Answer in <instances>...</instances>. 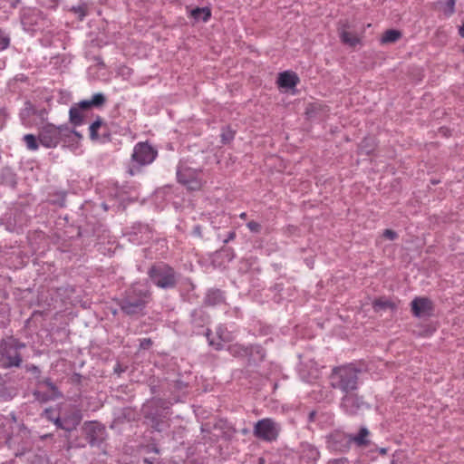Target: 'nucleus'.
<instances>
[{
    "label": "nucleus",
    "instance_id": "de8ad7c7",
    "mask_svg": "<svg viewBox=\"0 0 464 464\" xmlns=\"http://www.w3.org/2000/svg\"><path fill=\"white\" fill-rule=\"evenodd\" d=\"M49 420L53 421L58 429L63 430V418L62 419L60 417H49Z\"/></svg>",
    "mask_w": 464,
    "mask_h": 464
},
{
    "label": "nucleus",
    "instance_id": "0e129e2a",
    "mask_svg": "<svg viewBox=\"0 0 464 464\" xmlns=\"http://www.w3.org/2000/svg\"><path fill=\"white\" fill-rule=\"evenodd\" d=\"M101 207L103 208L104 211H107L109 209L108 206L106 203L102 202L101 204Z\"/></svg>",
    "mask_w": 464,
    "mask_h": 464
},
{
    "label": "nucleus",
    "instance_id": "bb28decb",
    "mask_svg": "<svg viewBox=\"0 0 464 464\" xmlns=\"http://www.w3.org/2000/svg\"><path fill=\"white\" fill-rule=\"evenodd\" d=\"M402 36L401 31L396 29H389L384 32L381 38L382 44H392L397 42Z\"/></svg>",
    "mask_w": 464,
    "mask_h": 464
},
{
    "label": "nucleus",
    "instance_id": "6ab92c4d",
    "mask_svg": "<svg viewBox=\"0 0 464 464\" xmlns=\"http://www.w3.org/2000/svg\"><path fill=\"white\" fill-rule=\"evenodd\" d=\"M266 351L260 344H249L247 365H257L265 360Z\"/></svg>",
    "mask_w": 464,
    "mask_h": 464
},
{
    "label": "nucleus",
    "instance_id": "3c124183",
    "mask_svg": "<svg viewBox=\"0 0 464 464\" xmlns=\"http://www.w3.org/2000/svg\"><path fill=\"white\" fill-rule=\"evenodd\" d=\"M236 232L234 230L229 231L227 235V237L223 240L224 244H227L230 241H233L236 238Z\"/></svg>",
    "mask_w": 464,
    "mask_h": 464
},
{
    "label": "nucleus",
    "instance_id": "680f3d73",
    "mask_svg": "<svg viewBox=\"0 0 464 464\" xmlns=\"http://www.w3.org/2000/svg\"><path fill=\"white\" fill-rule=\"evenodd\" d=\"M149 451H152L157 454L160 453V450L156 446L151 447V449Z\"/></svg>",
    "mask_w": 464,
    "mask_h": 464
},
{
    "label": "nucleus",
    "instance_id": "7ed1b4c3",
    "mask_svg": "<svg viewBox=\"0 0 464 464\" xmlns=\"http://www.w3.org/2000/svg\"><path fill=\"white\" fill-rule=\"evenodd\" d=\"M81 437L71 442V447L84 448L90 445L92 448H100L107 437L106 428L96 420L85 421L81 429Z\"/></svg>",
    "mask_w": 464,
    "mask_h": 464
},
{
    "label": "nucleus",
    "instance_id": "a211bd4d",
    "mask_svg": "<svg viewBox=\"0 0 464 464\" xmlns=\"http://www.w3.org/2000/svg\"><path fill=\"white\" fill-rule=\"evenodd\" d=\"M106 102V96L102 92L94 93L90 100H82L78 103H74L80 110L87 111L92 107L100 108Z\"/></svg>",
    "mask_w": 464,
    "mask_h": 464
},
{
    "label": "nucleus",
    "instance_id": "4d7b16f0",
    "mask_svg": "<svg viewBox=\"0 0 464 464\" xmlns=\"http://www.w3.org/2000/svg\"><path fill=\"white\" fill-rule=\"evenodd\" d=\"M122 372L121 365L117 363L114 367V372L121 373Z\"/></svg>",
    "mask_w": 464,
    "mask_h": 464
},
{
    "label": "nucleus",
    "instance_id": "9b49d317",
    "mask_svg": "<svg viewBox=\"0 0 464 464\" xmlns=\"http://www.w3.org/2000/svg\"><path fill=\"white\" fill-rule=\"evenodd\" d=\"M365 405L363 397L359 396L354 392L343 394L340 402V407L343 412L351 416L358 414Z\"/></svg>",
    "mask_w": 464,
    "mask_h": 464
},
{
    "label": "nucleus",
    "instance_id": "ea45409f",
    "mask_svg": "<svg viewBox=\"0 0 464 464\" xmlns=\"http://www.w3.org/2000/svg\"><path fill=\"white\" fill-rule=\"evenodd\" d=\"M24 369L27 372H31L34 375L35 378H39L41 375V370L37 365L34 364H25Z\"/></svg>",
    "mask_w": 464,
    "mask_h": 464
},
{
    "label": "nucleus",
    "instance_id": "58836bf2",
    "mask_svg": "<svg viewBox=\"0 0 464 464\" xmlns=\"http://www.w3.org/2000/svg\"><path fill=\"white\" fill-rule=\"evenodd\" d=\"M169 386L172 390L174 391H179V392H182L184 391L185 389H187L188 387V383L183 382L182 380L180 379H177V380H174L172 381L170 383H169Z\"/></svg>",
    "mask_w": 464,
    "mask_h": 464
},
{
    "label": "nucleus",
    "instance_id": "b1692460",
    "mask_svg": "<svg viewBox=\"0 0 464 464\" xmlns=\"http://www.w3.org/2000/svg\"><path fill=\"white\" fill-rule=\"evenodd\" d=\"M227 351L233 357L247 360L248 345L234 343L227 347Z\"/></svg>",
    "mask_w": 464,
    "mask_h": 464
},
{
    "label": "nucleus",
    "instance_id": "c85d7f7f",
    "mask_svg": "<svg viewBox=\"0 0 464 464\" xmlns=\"http://www.w3.org/2000/svg\"><path fill=\"white\" fill-rule=\"evenodd\" d=\"M23 140L25 144L26 149L30 151H36L41 145V143L39 142V140H38V134L37 135L31 134V133L25 134L23 137Z\"/></svg>",
    "mask_w": 464,
    "mask_h": 464
},
{
    "label": "nucleus",
    "instance_id": "a19ab883",
    "mask_svg": "<svg viewBox=\"0 0 464 464\" xmlns=\"http://www.w3.org/2000/svg\"><path fill=\"white\" fill-rule=\"evenodd\" d=\"M246 227L252 233L256 234L260 233L262 229V226L258 222H256L254 220L247 222Z\"/></svg>",
    "mask_w": 464,
    "mask_h": 464
},
{
    "label": "nucleus",
    "instance_id": "49530a36",
    "mask_svg": "<svg viewBox=\"0 0 464 464\" xmlns=\"http://www.w3.org/2000/svg\"><path fill=\"white\" fill-rule=\"evenodd\" d=\"M33 394L36 400L41 401H47L50 400V397L47 394L43 393L39 391H34Z\"/></svg>",
    "mask_w": 464,
    "mask_h": 464
},
{
    "label": "nucleus",
    "instance_id": "79ce46f5",
    "mask_svg": "<svg viewBox=\"0 0 464 464\" xmlns=\"http://www.w3.org/2000/svg\"><path fill=\"white\" fill-rule=\"evenodd\" d=\"M8 114L5 108H0V130L4 129Z\"/></svg>",
    "mask_w": 464,
    "mask_h": 464
},
{
    "label": "nucleus",
    "instance_id": "393cba45",
    "mask_svg": "<svg viewBox=\"0 0 464 464\" xmlns=\"http://www.w3.org/2000/svg\"><path fill=\"white\" fill-rule=\"evenodd\" d=\"M190 16L196 21L208 22L211 17V10L208 7H196L190 12Z\"/></svg>",
    "mask_w": 464,
    "mask_h": 464
},
{
    "label": "nucleus",
    "instance_id": "39448f33",
    "mask_svg": "<svg viewBox=\"0 0 464 464\" xmlns=\"http://www.w3.org/2000/svg\"><path fill=\"white\" fill-rule=\"evenodd\" d=\"M72 129L67 124L56 126L53 123L44 124L38 130V140L41 145L47 149H53L70 142Z\"/></svg>",
    "mask_w": 464,
    "mask_h": 464
},
{
    "label": "nucleus",
    "instance_id": "7c9ffc66",
    "mask_svg": "<svg viewBox=\"0 0 464 464\" xmlns=\"http://www.w3.org/2000/svg\"><path fill=\"white\" fill-rule=\"evenodd\" d=\"M394 307L395 304L387 299L379 298L372 302V308L375 312H380L388 308L393 309Z\"/></svg>",
    "mask_w": 464,
    "mask_h": 464
},
{
    "label": "nucleus",
    "instance_id": "774afa93",
    "mask_svg": "<svg viewBox=\"0 0 464 464\" xmlns=\"http://www.w3.org/2000/svg\"><path fill=\"white\" fill-rule=\"evenodd\" d=\"M144 462L148 463V464H153V461L152 460H150L149 459H144Z\"/></svg>",
    "mask_w": 464,
    "mask_h": 464
},
{
    "label": "nucleus",
    "instance_id": "c9c22d12",
    "mask_svg": "<svg viewBox=\"0 0 464 464\" xmlns=\"http://www.w3.org/2000/svg\"><path fill=\"white\" fill-rule=\"evenodd\" d=\"M220 138L222 144H227L234 140L235 131L229 127L222 128Z\"/></svg>",
    "mask_w": 464,
    "mask_h": 464
},
{
    "label": "nucleus",
    "instance_id": "f3484780",
    "mask_svg": "<svg viewBox=\"0 0 464 464\" xmlns=\"http://www.w3.org/2000/svg\"><path fill=\"white\" fill-rule=\"evenodd\" d=\"M300 82L296 72L292 71H285L278 74L276 83L279 88L292 89L295 88Z\"/></svg>",
    "mask_w": 464,
    "mask_h": 464
},
{
    "label": "nucleus",
    "instance_id": "4be33fe9",
    "mask_svg": "<svg viewBox=\"0 0 464 464\" xmlns=\"http://www.w3.org/2000/svg\"><path fill=\"white\" fill-rule=\"evenodd\" d=\"M370 431L366 427H362L356 435H350L352 442H354L357 446L365 447L368 446L370 440L368 437Z\"/></svg>",
    "mask_w": 464,
    "mask_h": 464
},
{
    "label": "nucleus",
    "instance_id": "052dcab7",
    "mask_svg": "<svg viewBox=\"0 0 464 464\" xmlns=\"http://www.w3.org/2000/svg\"><path fill=\"white\" fill-rule=\"evenodd\" d=\"M459 34L461 37H464V24L459 28Z\"/></svg>",
    "mask_w": 464,
    "mask_h": 464
},
{
    "label": "nucleus",
    "instance_id": "412c9836",
    "mask_svg": "<svg viewBox=\"0 0 464 464\" xmlns=\"http://www.w3.org/2000/svg\"><path fill=\"white\" fill-rule=\"evenodd\" d=\"M1 182L10 188H14L17 184L15 172L10 167H4L0 172Z\"/></svg>",
    "mask_w": 464,
    "mask_h": 464
},
{
    "label": "nucleus",
    "instance_id": "2eb2a0df",
    "mask_svg": "<svg viewBox=\"0 0 464 464\" xmlns=\"http://www.w3.org/2000/svg\"><path fill=\"white\" fill-rule=\"evenodd\" d=\"M411 312L415 317L430 316L433 311L432 301L428 297L417 296L411 303Z\"/></svg>",
    "mask_w": 464,
    "mask_h": 464
},
{
    "label": "nucleus",
    "instance_id": "ddd939ff",
    "mask_svg": "<svg viewBox=\"0 0 464 464\" xmlns=\"http://www.w3.org/2000/svg\"><path fill=\"white\" fill-rule=\"evenodd\" d=\"M327 447L331 450L338 452H346L351 447L350 435L335 430L327 436Z\"/></svg>",
    "mask_w": 464,
    "mask_h": 464
},
{
    "label": "nucleus",
    "instance_id": "603ef678",
    "mask_svg": "<svg viewBox=\"0 0 464 464\" xmlns=\"http://www.w3.org/2000/svg\"><path fill=\"white\" fill-rule=\"evenodd\" d=\"M326 464H348V461L346 459L341 458V459H331Z\"/></svg>",
    "mask_w": 464,
    "mask_h": 464
},
{
    "label": "nucleus",
    "instance_id": "4468645a",
    "mask_svg": "<svg viewBox=\"0 0 464 464\" xmlns=\"http://www.w3.org/2000/svg\"><path fill=\"white\" fill-rule=\"evenodd\" d=\"M298 464H316L320 452L318 449L311 443L302 442L297 450Z\"/></svg>",
    "mask_w": 464,
    "mask_h": 464
},
{
    "label": "nucleus",
    "instance_id": "f704fd0d",
    "mask_svg": "<svg viewBox=\"0 0 464 464\" xmlns=\"http://www.w3.org/2000/svg\"><path fill=\"white\" fill-rule=\"evenodd\" d=\"M216 334L218 338L219 339L218 342H229L231 340L230 338V333L227 331V327L224 324H218L216 327Z\"/></svg>",
    "mask_w": 464,
    "mask_h": 464
},
{
    "label": "nucleus",
    "instance_id": "a18cd8bd",
    "mask_svg": "<svg viewBox=\"0 0 464 464\" xmlns=\"http://www.w3.org/2000/svg\"><path fill=\"white\" fill-rule=\"evenodd\" d=\"M10 45L9 36H0V52L7 49Z\"/></svg>",
    "mask_w": 464,
    "mask_h": 464
},
{
    "label": "nucleus",
    "instance_id": "f03ea898",
    "mask_svg": "<svg viewBox=\"0 0 464 464\" xmlns=\"http://www.w3.org/2000/svg\"><path fill=\"white\" fill-rule=\"evenodd\" d=\"M361 370L353 363L335 366L329 374V385L343 394L353 392L359 388Z\"/></svg>",
    "mask_w": 464,
    "mask_h": 464
},
{
    "label": "nucleus",
    "instance_id": "37998d69",
    "mask_svg": "<svg viewBox=\"0 0 464 464\" xmlns=\"http://www.w3.org/2000/svg\"><path fill=\"white\" fill-rule=\"evenodd\" d=\"M382 236L389 240H395L398 237L397 232L392 229H385Z\"/></svg>",
    "mask_w": 464,
    "mask_h": 464
},
{
    "label": "nucleus",
    "instance_id": "9d476101",
    "mask_svg": "<svg viewBox=\"0 0 464 464\" xmlns=\"http://www.w3.org/2000/svg\"><path fill=\"white\" fill-rule=\"evenodd\" d=\"M172 402L168 401L161 398L153 399L151 401V406L155 409H150L149 411L145 413V419L148 420L150 423L151 428L156 431H162V424L163 419L162 416L159 413L158 409L168 410Z\"/></svg>",
    "mask_w": 464,
    "mask_h": 464
},
{
    "label": "nucleus",
    "instance_id": "6e6552de",
    "mask_svg": "<svg viewBox=\"0 0 464 464\" xmlns=\"http://www.w3.org/2000/svg\"><path fill=\"white\" fill-rule=\"evenodd\" d=\"M281 430L279 422L272 418H264L255 423L253 434L256 439L271 443L277 440Z\"/></svg>",
    "mask_w": 464,
    "mask_h": 464
},
{
    "label": "nucleus",
    "instance_id": "e2e57ef3",
    "mask_svg": "<svg viewBox=\"0 0 464 464\" xmlns=\"http://www.w3.org/2000/svg\"><path fill=\"white\" fill-rule=\"evenodd\" d=\"M246 217H247V215L246 212H242L239 214V218H241V219H246Z\"/></svg>",
    "mask_w": 464,
    "mask_h": 464
},
{
    "label": "nucleus",
    "instance_id": "1a4fd4ad",
    "mask_svg": "<svg viewBox=\"0 0 464 464\" xmlns=\"http://www.w3.org/2000/svg\"><path fill=\"white\" fill-rule=\"evenodd\" d=\"M178 182L189 190H198L201 188L200 170L189 167L187 163L180 161L177 166Z\"/></svg>",
    "mask_w": 464,
    "mask_h": 464
},
{
    "label": "nucleus",
    "instance_id": "c756f323",
    "mask_svg": "<svg viewBox=\"0 0 464 464\" xmlns=\"http://www.w3.org/2000/svg\"><path fill=\"white\" fill-rule=\"evenodd\" d=\"M101 128H102V117L97 116L96 120L89 127L90 138L92 140L98 141Z\"/></svg>",
    "mask_w": 464,
    "mask_h": 464
},
{
    "label": "nucleus",
    "instance_id": "864d4df0",
    "mask_svg": "<svg viewBox=\"0 0 464 464\" xmlns=\"http://www.w3.org/2000/svg\"><path fill=\"white\" fill-rule=\"evenodd\" d=\"M284 288L283 284H275V285L272 287V289L276 292H281Z\"/></svg>",
    "mask_w": 464,
    "mask_h": 464
},
{
    "label": "nucleus",
    "instance_id": "423d86ee",
    "mask_svg": "<svg viewBox=\"0 0 464 464\" xmlns=\"http://www.w3.org/2000/svg\"><path fill=\"white\" fill-rule=\"evenodd\" d=\"M25 343L10 336L0 341V367L2 369L20 368L23 362L20 350Z\"/></svg>",
    "mask_w": 464,
    "mask_h": 464
},
{
    "label": "nucleus",
    "instance_id": "72a5a7b5",
    "mask_svg": "<svg viewBox=\"0 0 464 464\" xmlns=\"http://www.w3.org/2000/svg\"><path fill=\"white\" fill-rule=\"evenodd\" d=\"M100 130L98 141L101 143L110 142L111 140V133L108 124L102 121V128Z\"/></svg>",
    "mask_w": 464,
    "mask_h": 464
},
{
    "label": "nucleus",
    "instance_id": "5fc2aeb1",
    "mask_svg": "<svg viewBox=\"0 0 464 464\" xmlns=\"http://www.w3.org/2000/svg\"><path fill=\"white\" fill-rule=\"evenodd\" d=\"M72 133L70 135V142L72 140L73 136H77L78 138H82V135L75 130L72 129Z\"/></svg>",
    "mask_w": 464,
    "mask_h": 464
},
{
    "label": "nucleus",
    "instance_id": "20e7f679",
    "mask_svg": "<svg viewBox=\"0 0 464 464\" xmlns=\"http://www.w3.org/2000/svg\"><path fill=\"white\" fill-rule=\"evenodd\" d=\"M147 275L155 286L163 290L174 289L179 278V274L168 263L162 261L152 264Z\"/></svg>",
    "mask_w": 464,
    "mask_h": 464
},
{
    "label": "nucleus",
    "instance_id": "cd10ccee",
    "mask_svg": "<svg viewBox=\"0 0 464 464\" xmlns=\"http://www.w3.org/2000/svg\"><path fill=\"white\" fill-rule=\"evenodd\" d=\"M88 4L85 1H80L77 5H72L70 8V11L77 15L79 21H83L84 18L88 15Z\"/></svg>",
    "mask_w": 464,
    "mask_h": 464
},
{
    "label": "nucleus",
    "instance_id": "0eeeda50",
    "mask_svg": "<svg viewBox=\"0 0 464 464\" xmlns=\"http://www.w3.org/2000/svg\"><path fill=\"white\" fill-rule=\"evenodd\" d=\"M158 156V150L148 141H140L135 144L130 164L127 168L130 176H135L141 171V168L151 164Z\"/></svg>",
    "mask_w": 464,
    "mask_h": 464
},
{
    "label": "nucleus",
    "instance_id": "13d9d810",
    "mask_svg": "<svg viewBox=\"0 0 464 464\" xmlns=\"http://www.w3.org/2000/svg\"><path fill=\"white\" fill-rule=\"evenodd\" d=\"M73 378H74V381L77 382H81V379H82V375L80 373H75L73 375Z\"/></svg>",
    "mask_w": 464,
    "mask_h": 464
},
{
    "label": "nucleus",
    "instance_id": "bf43d9fd",
    "mask_svg": "<svg viewBox=\"0 0 464 464\" xmlns=\"http://www.w3.org/2000/svg\"><path fill=\"white\" fill-rule=\"evenodd\" d=\"M379 453L382 454V455H385L388 451V449L387 448H380L378 450Z\"/></svg>",
    "mask_w": 464,
    "mask_h": 464
},
{
    "label": "nucleus",
    "instance_id": "69168bd1",
    "mask_svg": "<svg viewBox=\"0 0 464 464\" xmlns=\"http://www.w3.org/2000/svg\"><path fill=\"white\" fill-rule=\"evenodd\" d=\"M390 464H397V460L395 459V455L392 456V459Z\"/></svg>",
    "mask_w": 464,
    "mask_h": 464
},
{
    "label": "nucleus",
    "instance_id": "4c0bfd02",
    "mask_svg": "<svg viewBox=\"0 0 464 464\" xmlns=\"http://www.w3.org/2000/svg\"><path fill=\"white\" fill-rule=\"evenodd\" d=\"M42 383L53 392L55 398H60L63 396L62 392H59L58 388L50 378L44 379Z\"/></svg>",
    "mask_w": 464,
    "mask_h": 464
},
{
    "label": "nucleus",
    "instance_id": "dca6fc26",
    "mask_svg": "<svg viewBox=\"0 0 464 464\" xmlns=\"http://www.w3.org/2000/svg\"><path fill=\"white\" fill-rule=\"evenodd\" d=\"M226 303V293L218 288H210L207 291L203 304L206 306H218Z\"/></svg>",
    "mask_w": 464,
    "mask_h": 464
},
{
    "label": "nucleus",
    "instance_id": "5701e85b",
    "mask_svg": "<svg viewBox=\"0 0 464 464\" xmlns=\"http://www.w3.org/2000/svg\"><path fill=\"white\" fill-rule=\"evenodd\" d=\"M69 121L74 127L81 126L84 123V116L82 110L74 104L69 110Z\"/></svg>",
    "mask_w": 464,
    "mask_h": 464
},
{
    "label": "nucleus",
    "instance_id": "a878e982",
    "mask_svg": "<svg viewBox=\"0 0 464 464\" xmlns=\"http://www.w3.org/2000/svg\"><path fill=\"white\" fill-rule=\"evenodd\" d=\"M339 36L342 43L350 47H354L360 43V38L357 35L344 29L339 32Z\"/></svg>",
    "mask_w": 464,
    "mask_h": 464
},
{
    "label": "nucleus",
    "instance_id": "09e8293b",
    "mask_svg": "<svg viewBox=\"0 0 464 464\" xmlns=\"http://www.w3.org/2000/svg\"><path fill=\"white\" fill-rule=\"evenodd\" d=\"M152 345V341L150 338H142L140 340V348L148 349Z\"/></svg>",
    "mask_w": 464,
    "mask_h": 464
},
{
    "label": "nucleus",
    "instance_id": "338daca9",
    "mask_svg": "<svg viewBox=\"0 0 464 464\" xmlns=\"http://www.w3.org/2000/svg\"><path fill=\"white\" fill-rule=\"evenodd\" d=\"M51 437H52V434H45V435L42 436V440H45V439H48Z\"/></svg>",
    "mask_w": 464,
    "mask_h": 464
},
{
    "label": "nucleus",
    "instance_id": "2f4dec72",
    "mask_svg": "<svg viewBox=\"0 0 464 464\" xmlns=\"http://www.w3.org/2000/svg\"><path fill=\"white\" fill-rule=\"evenodd\" d=\"M439 4L442 5V12L446 17H450L455 13L456 0H440Z\"/></svg>",
    "mask_w": 464,
    "mask_h": 464
},
{
    "label": "nucleus",
    "instance_id": "f257e3e1",
    "mask_svg": "<svg viewBox=\"0 0 464 464\" xmlns=\"http://www.w3.org/2000/svg\"><path fill=\"white\" fill-rule=\"evenodd\" d=\"M151 300L150 286L138 282L128 287L121 297L115 299V303L123 314L139 318L146 314V308Z\"/></svg>",
    "mask_w": 464,
    "mask_h": 464
},
{
    "label": "nucleus",
    "instance_id": "473e14b6",
    "mask_svg": "<svg viewBox=\"0 0 464 464\" xmlns=\"http://www.w3.org/2000/svg\"><path fill=\"white\" fill-rule=\"evenodd\" d=\"M203 334L204 335L206 336L207 338V341H208V343L209 346H211L214 350L216 351H221L224 349V345L221 342H216L213 338H212V331L211 329L209 328H207L206 331L204 332L203 331Z\"/></svg>",
    "mask_w": 464,
    "mask_h": 464
},
{
    "label": "nucleus",
    "instance_id": "c03bdc74",
    "mask_svg": "<svg viewBox=\"0 0 464 464\" xmlns=\"http://www.w3.org/2000/svg\"><path fill=\"white\" fill-rule=\"evenodd\" d=\"M221 252H224L226 256L227 257V259L229 261L233 260L236 256L235 255V251L233 248L231 247H226V246H223L221 249H220Z\"/></svg>",
    "mask_w": 464,
    "mask_h": 464
},
{
    "label": "nucleus",
    "instance_id": "6e6d98bb",
    "mask_svg": "<svg viewBox=\"0 0 464 464\" xmlns=\"http://www.w3.org/2000/svg\"><path fill=\"white\" fill-rule=\"evenodd\" d=\"M53 411L51 409H47L44 411V415L49 420V417H53Z\"/></svg>",
    "mask_w": 464,
    "mask_h": 464
},
{
    "label": "nucleus",
    "instance_id": "f8f14e48",
    "mask_svg": "<svg viewBox=\"0 0 464 464\" xmlns=\"http://www.w3.org/2000/svg\"><path fill=\"white\" fill-rule=\"evenodd\" d=\"M210 324L209 314L202 308L193 309L189 314V324L192 328V334H202L204 328Z\"/></svg>",
    "mask_w": 464,
    "mask_h": 464
},
{
    "label": "nucleus",
    "instance_id": "e433bc0d",
    "mask_svg": "<svg viewBox=\"0 0 464 464\" xmlns=\"http://www.w3.org/2000/svg\"><path fill=\"white\" fill-rule=\"evenodd\" d=\"M34 13L31 9H24L21 14V23L24 26L33 25L35 21L32 19V14Z\"/></svg>",
    "mask_w": 464,
    "mask_h": 464
},
{
    "label": "nucleus",
    "instance_id": "aec40b11",
    "mask_svg": "<svg viewBox=\"0 0 464 464\" xmlns=\"http://www.w3.org/2000/svg\"><path fill=\"white\" fill-rule=\"evenodd\" d=\"M82 415L80 411H74L63 418V430L71 432L81 423Z\"/></svg>",
    "mask_w": 464,
    "mask_h": 464
},
{
    "label": "nucleus",
    "instance_id": "8fccbe9b",
    "mask_svg": "<svg viewBox=\"0 0 464 464\" xmlns=\"http://www.w3.org/2000/svg\"><path fill=\"white\" fill-rule=\"evenodd\" d=\"M192 235L200 238L203 237L202 227L200 225L198 224L193 227Z\"/></svg>",
    "mask_w": 464,
    "mask_h": 464
}]
</instances>
